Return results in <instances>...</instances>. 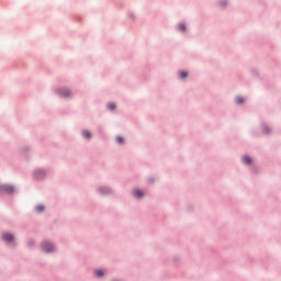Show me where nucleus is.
<instances>
[{
    "instance_id": "nucleus-1",
    "label": "nucleus",
    "mask_w": 281,
    "mask_h": 281,
    "mask_svg": "<svg viewBox=\"0 0 281 281\" xmlns=\"http://www.w3.org/2000/svg\"><path fill=\"white\" fill-rule=\"evenodd\" d=\"M42 249L46 254H52V251H54V245H52V243H49V241H44L42 244Z\"/></svg>"
},
{
    "instance_id": "nucleus-2",
    "label": "nucleus",
    "mask_w": 281,
    "mask_h": 281,
    "mask_svg": "<svg viewBox=\"0 0 281 281\" xmlns=\"http://www.w3.org/2000/svg\"><path fill=\"white\" fill-rule=\"evenodd\" d=\"M59 95H61V98H69V95H71V91H69V89L63 88L58 90Z\"/></svg>"
},
{
    "instance_id": "nucleus-3",
    "label": "nucleus",
    "mask_w": 281,
    "mask_h": 281,
    "mask_svg": "<svg viewBox=\"0 0 281 281\" xmlns=\"http://www.w3.org/2000/svg\"><path fill=\"white\" fill-rule=\"evenodd\" d=\"M2 239L5 243H12V240H14V235H12L10 233H4V234H2Z\"/></svg>"
},
{
    "instance_id": "nucleus-4",
    "label": "nucleus",
    "mask_w": 281,
    "mask_h": 281,
    "mask_svg": "<svg viewBox=\"0 0 281 281\" xmlns=\"http://www.w3.org/2000/svg\"><path fill=\"white\" fill-rule=\"evenodd\" d=\"M1 190L3 192H8L9 194H12V192H14V187L10 186V184H5L1 187Z\"/></svg>"
},
{
    "instance_id": "nucleus-5",
    "label": "nucleus",
    "mask_w": 281,
    "mask_h": 281,
    "mask_svg": "<svg viewBox=\"0 0 281 281\" xmlns=\"http://www.w3.org/2000/svg\"><path fill=\"white\" fill-rule=\"evenodd\" d=\"M133 194L136 196V199H142V196H144V192L139 189L134 190Z\"/></svg>"
},
{
    "instance_id": "nucleus-6",
    "label": "nucleus",
    "mask_w": 281,
    "mask_h": 281,
    "mask_svg": "<svg viewBox=\"0 0 281 281\" xmlns=\"http://www.w3.org/2000/svg\"><path fill=\"white\" fill-rule=\"evenodd\" d=\"M243 161H244V164L249 165V164H251V157H249V156H244V157H243Z\"/></svg>"
},
{
    "instance_id": "nucleus-7",
    "label": "nucleus",
    "mask_w": 281,
    "mask_h": 281,
    "mask_svg": "<svg viewBox=\"0 0 281 281\" xmlns=\"http://www.w3.org/2000/svg\"><path fill=\"white\" fill-rule=\"evenodd\" d=\"M82 135H83V137H86V139H91V132H89V131H83V132H82Z\"/></svg>"
},
{
    "instance_id": "nucleus-8",
    "label": "nucleus",
    "mask_w": 281,
    "mask_h": 281,
    "mask_svg": "<svg viewBox=\"0 0 281 281\" xmlns=\"http://www.w3.org/2000/svg\"><path fill=\"white\" fill-rule=\"evenodd\" d=\"M94 276H97L98 278H102V276H104V271H102V270H95V271H94Z\"/></svg>"
},
{
    "instance_id": "nucleus-9",
    "label": "nucleus",
    "mask_w": 281,
    "mask_h": 281,
    "mask_svg": "<svg viewBox=\"0 0 281 281\" xmlns=\"http://www.w3.org/2000/svg\"><path fill=\"white\" fill-rule=\"evenodd\" d=\"M235 102H236L237 104H243V102H245V100L243 99V97H237V98L235 99Z\"/></svg>"
},
{
    "instance_id": "nucleus-10",
    "label": "nucleus",
    "mask_w": 281,
    "mask_h": 281,
    "mask_svg": "<svg viewBox=\"0 0 281 281\" xmlns=\"http://www.w3.org/2000/svg\"><path fill=\"white\" fill-rule=\"evenodd\" d=\"M178 30H180L181 32H186V24H179Z\"/></svg>"
},
{
    "instance_id": "nucleus-11",
    "label": "nucleus",
    "mask_w": 281,
    "mask_h": 281,
    "mask_svg": "<svg viewBox=\"0 0 281 281\" xmlns=\"http://www.w3.org/2000/svg\"><path fill=\"white\" fill-rule=\"evenodd\" d=\"M37 212H43V210H45V206H43V204H40L36 206Z\"/></svg>"
},
{
    "instance_id": "nucleus-12",
    "label": "nucleus",
    "mask_w": 281,
    "mask_h": 281,
    "mask_svg": "<svg viewBox=\"0 0 281 281\" xmlns=\"http://www.w3.org/2000/svg\"><path fill=\"white\" fill-rule=\"evenodd\" d=\"M108 109H110V111H114L115 104L114 103H109Z\"/></svg>"
},
{
    "instance_id": "nucleus-13",
    "label": "nucleus",
    "mask_w": 281,
    "mask_h": 281,
    "mask_svg": "<svg viewBox=\"0 0 281 281\" xmlns=\"http://www.w3.org/2000/svg\"><path fill=\"white\" fill-rule=\"evenodd\" d=\"M180 78H188V72L181 71L180 72Z\"/></svg>"
},
{
    "instance_id": "nucleus-14",
    "label": "nucleus",
    "mask_w": 281,
    "mask_h": 281,
    "mask_svg": "<svg viewBox=\"0 0 281 281\" xmlns=\"http://www.w3.org/2000/svg\"><path fill=\"white\" fill-rule=\"evenodd\" d=\"M116 142H117V144H122V142H124V138H122V136H119V137H116Z\"/></svg>"
},
{
    "instance_id": "nucleus-15",
    "label": "nucleus",
    "mask_w": 281,
    "mask_h": 281,
    "mask_svg": "<svg viewBox=\"0 0 281 281\" xmlns=\"http://www.w3.org/2000/svg\"><path fill=\"white\" fill-rule=\"evenodd\" d=\"M100 192H101L102 194H104V192H109V189L102 188V189H100Z\"/></svg>"
},
{
    "instance_id": "nucleus-16",
    "label": "nucleus",
    "mask_w": 281,
    "mask_h": 281,
    "mask_svg": "<svg viewBox=\"0 0 281 281\" xmlns=\"http://www.w3.org/2000/svg\"><path fill=\"white\" fill-rule=\"evenodd\" d=\"M265 132H266V133H269V127H266V128H265Z\"/></svg>"
}]
</instances>
